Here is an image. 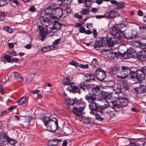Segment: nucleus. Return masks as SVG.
<instances>
[{"label":"nucleus","instance_id":"nucleus-1","mask_svg":"<svg viewBox=\"0 0 146 146\" xmlns=\"http://www.w3.org/2000/svg\"><path fill=\"white\" fill-rule=\"evenodd\" d=\"M42 119L47 130L54 132L59 127L58 125V120L56 117L50 119L49 117L45 116Z\"/></svg>","mask_w":146,"mask_h":146},{"label":"nucleus","instance_id":"nucleus-2","mask_svg":"<svg viewBox=\"0 0 146 146\" xmlns=\"http://www.w3.org/2000/svg\"><path fill=\"white\" fill-rule=\"evenodd\" d=\"M104 104V105H101L99 106L94 101L90 102L89 105V108L91 110L103 113L105 112L104 109L108 107L109 104L107 101L105 100H103Z\"/></svg>","mask_w":146,"mask_h":146},{"label":"nucleus","instance_id":"nucleus-3","mask_svg":"<svg viewBox=\"0 0 146 146\" xmlns=\"http://www.w3.org/2000/svg\"><path fill=\"white\" fill-rule=\"evenodd\" d=\"M126 24L125 23L115 24L112 28L111 34L116 37L117 34L119 35L125 31L126 28Z\"/></svg>","mask_w":146,"mask_h":146},{"label":"nucleus","instance_id":"nucleus-4","mask_svg":"<svg viewBox=\"0 0 146 146\" xmlns=\"http://www.w3.org/2000/svg\"><path fill=\"white\" fill-rule=\"evenodd\" d=\"M130 69L129 67L124 66H121L117 78L122 80L126 78L130 72Z\"/></svg>","mask_w":146,"mask_h":146},{"label":"nucleus","instance_id":"nucleus-5","mask_svg":"<svg viewBox=\"0 0 146 146\" xmlns=\"http://www.w3.org/2000/svg\"><path fill=\"white\" fill-rule=\"evenodd\" d=\"M96 75L98 80L102 81L106 77L105 71L100 67H98L96 71Z\"/></svg>","mask_w":146,"mask_h":146},{"label":"nucleus","instance_id":"nucleus-6","mask_svg":"<svg viewBox=\"0 0 146 146\" xmlns=\"http://www.w3.org/2000/svg\"><path fill=\"white\" fill-rule=\"evenodd\" d=\"M116 38L119 39H121L123 38H125L127 39H131L134 38V37L132 36V34L130 31H126L125 33L124 32L120 33V34H117Z\"/></svg>","mask_w":146,"mask_h":146},{"label":"nucleus","instance_id":"nucleus-7","mask_svg":"<svg viewBox=\"0 0 146 146\" xmlns=\"http://www.w3.org/2000/svg\"><path fill=\"white\" fill-rule=\"evenodd\" d=\"M102 95L105 100L108 98V95L110 96H113L114 98L118 99L122 96L121 95H120V94H119L115 90H114L113 92L110 93L102 91Z\"/></svg>","mask_w":146,"mask_h":146},{"label":"nucleus","instance_id":"nucleus-8","mask_svg":"<svg viewBox=\"0 0 146 146\" xmlns=\"http://www.w3.org/2000/svg\"><path fill=\"white\" fill-rule=\"evenodd\" d=\"M2 136L3 138L0 141V143L3 144L5 142H7L8 143L12 145L15 144V141L12 139L7 136L6 133H2Z\"/></svg>","mask_w":146,"mask_h":146},{"label":"nucleus","instance_id":"nucleus-9","mask_svg":"<svg viewBox=\"0 0 146 146\" xmlns=\"http://www.w3.org/2000/svg\"><path fill=\"white\" fill-rule=\"evenodd\" d=\"M104 40L105 46H108L112 47L117 43V40L115 38L107 36L104 37Z\"/></svg>","mask_w":146,"mask_h":146},{"label":"nucleus","instance_id":"nucleus-10","mask_svg":"<svg viewBox=\"0 0 146 146\" xmlns=\"http://www.w3.org/2000/svg\"><path fill=\"white\" fill-rule=\"evenodd\" d=\"M62 9L60 7H57L54 9L53 8V11H52V15H54L55 17L57 19H58L61 18L63 15V11Z\"/></svg>","mask_w":146,"mask_h":146},{"label":"nucleus","instance_id":"nucleus-11","mask_svg":"<svg viewBox=\"0 0 146 146\" xmlns=\"http://www.w3.org/2000/svg\"><path fill=\"white\" fill-rule=\"evenodd\" d=\"M135 92L137 94H141L146 93V86L143 85L133 88Z\"/></svg>","mask_w":146,"mask_h":146},{"label":"nucleus","instance_id":"nucleus-12","mask_svg":"<svg viewBox=\"0 0 146 146\" xmlns=\"http://www.w3.org/2000/svg\"><path fill=\"white\" fill-rule=\"evenodd\" d=\"M37 28V30H38L39 32V34L41 36L40 40L42 41L43 40L42 38H45L47 34V32L45 31V29L42 26L38 25Z\"/></svg>","mask_w":146,"mask_h":146},{"label":"nucleus","instance_id":"nucleus-13","mask_svg":"<svg viewBox=\"0 0 146 146\" xmlns=\"http://www.w3.org/2000/svg\"><path fill=\"white\" fill-rule=\"evenodd\" d=\"M104 37L100 38L99 40H96L95 43L94 47L96 48L100 47L105 46Z\"/></svg>","mask_w":146,"mask_h":146},{"label":"nucleus","instance_id":"nucleus-14","mask_svg":"<svg viewBox=\"0 0 146 146\" xmlns=\"http://www.w3.org/2000/svg\"><path fill=\"white\" fill-rule=\"evenodd\" d=\"M138 60L142 61L146 60V51L144 50L139 52L137 55Z\"/></svg>","mask_w":146,"mask_h":146},{"label":"nucleus","instance_id":"nucleus-15","mask_svg":"<svg viewBox=\"0 0 146 146\" xmlns=\"http://www.w3.org/2000/svg\"><path fill=\"white\" fill-rule=\"evenodd\" d=\"M117 14V12L111 10L106 13L105 16L107 19H111L116 17Z\"/></svg>","mask_w":146,"mask_h":146},{"label":"nucleus","instance_id":"nucleus-16","mask_svg":"<svg viewBox=\"0 0 146 146\" xmlns=\"http://www.w3.org/2000/svg\"><path fill=\"white\" fill-rule=\"evenodd\" d=\"M53 27H52L51 28L49 27L50 29V31H53L54 30L59 31L61 29L62 26L66 25H65L60 24L58 21V20L54 23H53Z\"/></svg>","mask_w":146,"mask_h":146},{"label":"nucleus","instance_id":"nucleus-17","mask_svg":"<svg viewBox=\"0 0 146 146\" xmlns=\"http://www.w3.org/2000/svg\"><path fill=\"white\" fill-rule=\"evenodd\" d=\"M85 98L88 102L95 101L96 100V96L92 92L89 93L88 94L86 95L85 96Z\"/></svg>","mask_w":146,"mask_h":146},{"label":"nucleus","instance_id":"nucleus-18","mask_svg":"<svg viewBox=\"0 0 146 146\" xmlns=\"http://www.w3.org/2000/svg\"><path fill=\"white\" fill-rule=\"evenodd\" d=\"M145 75L143 74L140 70H138L136 78L137 79L138 82L140 83L141 81L145 79Z\"/></svg>","mask_w":146,"mask_h":146},{"label":"nucleus","instance_id":"nucleus-19","mask_svg":"<svg viewBox=\"0 0 146 146\" xmlns=\"http://www.w3.org/2000/svg\"><path fill=\"white\" fill-rule=\"evenodd\" d=\"M91 91L92 92L95 96L99 95L102 92L101 89L100 87L97 85H96L94 86H93Z\"/></svg>","mask_w":146,"mask_h":146},{"label":"nucleus","instance_id":"nucleus-20","mask_svg":"<svg viewBox=\"0 0 146 146\" xmlns=\"http://www.w3.org/2000/svg\"><path fill=\"white\" fill-rule=\"evenodd\" d=\"M119 54L121 57L125 59H129L133 57V55L131 50H128L127 52H124L123 54L119 52Z\"/></svg>","mask_w":146,"mask_h":146},{"label":"nucleus","instance_id":"nucleus-21","mask_svg":"<svg viewBox=\"0 0 146 146\" xmlns=\"http://www.w3.org/2000/svg\"><path fill=\"white\" fill-rule=\"evenodd\" d=\"M120 70V68L118 66H115L111 68L109 70V72L111 75L117 74V77L118 75V73Z\"/></svg>","mask_w":146,"mask_h":146},{"label":"nucleus","instance_id":"nucleus-22","mask_svg":"<svg viewBox=\"0 0 146 146\" xmlns=\"http://www.w3.org/2000/svg\"><path fill=\"white\" fill-rule=\"evenodd\" d=\"M85 76L87 78L86 81L88 82L95 80V75L93 73H89L85 74Z\"/></svg>","mask_w":146,"mask_h":146},{"label":"nucleus","instance_id":"nucleus-23","mask_svg":"<svg viewBox=\"0 0 146 146\" xmlns=\"http://www.w3.org/2000/svg\"><path fill=\"white\" fill-rule=\"evenodd\" d=\"M118 100L122 106L125 107L128 105V100L127 98L123 97L122 96L118 99Z\"/></svg>","mask_w":146,"mask_h":146},{"label":"nucleus","instance_id":"nucleus-24","mask_svg":"<svg viewBox=\"0 0 146 146\" xmlns=\"http://www.w3.org/2000/svg\"><path fill=\"white\" fill-rule=\"evenodd\" d=\"M127 76V77L131 79L136 78L137 70L136 71H134L131 68Z\"/></svg>","mask_w":146,"mask_h":146},{"label":"nucleus","instance_id":"nucleus-25","mask_svg":"<svg viewBox=\"0 0 146 146\" xmlns=\"http://www.w3.org/2000/svg\"><path fill=\"white\" fill-rule=\"evenodd\" d=\"M76 104L79 105L80 111L84 110L86 106V103L82 101L81 99L77 100Z\"/></svg>","mask_w":146,"mask_h":146},{"label":"nucleus","instance_id":"nucleus-26","mask_svg":"<svg viewBox=\"0 0 146 146\" xmlns=\"http://www.w3.org/2000/svg\"><path fill=\"white\" fill-rule=\"evenodd\" d=\"M72 111L73 113L78 117L80 118L82 117V115L81 113L82 111H80V108L79 107H74L72 108Z\"/></svg>","mask_w":146,"mask_h":146},{"label":"nucleus","instance_id":"nucleus-27","mask_svg":"<svg viewBox=\"0 0 146 146\" xmlns=\"http://www.w3.org/2000/svg\"><path fill=\"white\" fill-rule=\"evenodd\" d=\"M108 53L109 54V57L114 59L117 58L119 56V55L117 52H112L110 49V52Z\"/></svg>","mask_w":146,"mask_h":146},{"label":"nucleus","instance_id":"nucleus-28","mask_svg":"<svg viewBox=\"0 0 146 146\" xmlns=\"http://www.w3.org/2000/svg\"><path fill=\"white\" fill-rule=\"evenodd\" d=\"M61 141V140L60 139H55L50 140L49 142V144L50 146H56L58 145V142Z\"/></svg>","mask_w":146,"mask_h":146},{"label":"nucleus","instance_id":"nucleus-29","mask_svg":"<svg viewBox=\"0 0 146 146\" xmlns=\"http://www.w3.org/2000/svg\"><path fill=\"white\" fill-rule=\"evenodd\" d=\"M111 103L112 104V108L114 109L115 111H117L116 110V109H119L121 110V106L119 104H117V102L116 101H111Z\"/></svg>","mask_w":146,"mask_h":146},{"label":"nucleus","instance_id":"nucleus-30","mask_svg":"<svg viewBox=\"0 0 146 146\" xmlns=\"http://www.w3.org/2000/svg\"><path fill=\"white\" fill-rule=\"evenodd\" d=\"M66 101L68 104L71 106L73 105L76 103V104L77 100L75 98L71 99L68 97L66 99Z\"/></svg>","mask_w":146,"mask_h":146},{"label":"nucleus","instance_id":"nucleus-31","mask_svg":"<svg viewBox=\"0 0 146 146\" xmlns=\"http://www.w3.org/2000/svg\"><path fill=\"white\" fill-rule=\"evenodd\" d=\"M55 18H56L55 16L52 15L47 17V23H49L51 24H53V23H54L57 21V20H55Z\"/></svg>","mask_w":146,"mask_h":146},{"label":"nucleus","instance_id":"nucleus-32","mask_svg":"<svg viewBox=\"0 0 146 146\" xmlns=\"http://www.w3.org/2000/svg\"><path fill=\"white\" fill-rule=\"evenodd\" d=\"M39 21L40 23L42 25H45L46 30L48 31V25L45 24L46 23H47V18L45 19L43 17H41L40 18Z\"/></svg>","mask_w":146,"mask_h":146},{"label":"nucleus","instance_id":"nucleus-33","mask_svg":"<svg viewBox=\"0 0 146 146\" xmlns=\"http://www.w3.org/2000/svg\"><path fill=\"white\" fill-rule=\"evenodd\" d=\"M53 11V8H51V7L49 6L44 11L45 15H53L52 11Z\"/></svg>","mask_w":146,"mask_h":146},{"label":"nucleus","instance_id":"nucleus-34","mask_svg":"<svg viewBox=\"0 0 146 146\" xmlns=\"http://www.w3.org/2000/svg\"><path fill=\"white\" fill-rule=\"evenodd\" d=\"M125 7V3L124 2L121 1L117 3L116 9H120L123 8Z\"/></svg>","mask_w":146,"mask_h":146},{"label":"nucleus","instance_id":"nucleus-35","mask_svg":"<svg viewBox=\"0 0 146 146\" xmlns=\"http://www.w3.org/2000/svg\"><path fill=\"white\" fill-rule=\"evenodd\" d=\"M14 76L16 80L17 81L21 82V81H23L21 76L18 72H15L14 73Z\"/></svg>","mask_w":146,"mask_h":146},{"label":"nucleus","instance_id":"nucleus-36","mask_svg":"<svg viewBox=\"0 0 146 146\" xmlns=\"http://www.w3.org/2000/svg\"><path fill=\"white\" fill-rule=\"evenodd\" d=\"M70 91L72 92L73 93H77L79 94L81 93L80 91L79 88L77 86L74 87V89H71L70 90Z\"/></svg>","mask_w":146,"mask_h":146},{"label":"nucleus","instance_id":"nucleus-37","mask_svg":"<svg viewBox=\"0 0 146 146\" xmlns=\"http://www.w3.org/2000/svg\"><path fill=\"white\" fill-rule=\"evenodd\" d=\"M57 5L59 6H61L63 7L65 5H66L69 3L68 2L66 3L64 2L62 0H56Z\"/></svg>","mask_w":146,"mask_h":146},{"label":"nucleus","instance_id":"nucleus-38","mask_svg":"<svg viewBox=\"0 0 146 146\" xmlns=\"http://www.w3.org/2000/svg\"><path fill=\"white\" fill-rule=\"evenodd\" d=\"M79 87L80 89L84 91H86V83L83 82L79 84Z\"/></svg>","mask_w":146,"mask_h":146},{"label":"nucleus","instance_id":"nucleus-39","mask_svg":"<svg viewBox=\"0 0 146 146\" xmlns=\"http://www.w3.org/2000/svg\"><path fill=\"white\" fill-rule=\"evenodd\" d=\"M26 101V98L23 97L19 100L17 102V103L19 105H21L24 104L25 103Z\"/></svg>","mask_w":146,"mask_h":146},{"label":"nucleus","instance_id":"nucleus-40","mask_svg":"<svg viewBox=\"0 0 146 146\" xmlns=\"http://www.w3.org/2000/svg\"><path fill=\"white\" fill-rule=\"evenodd\" d=\"M63 84L64 85H69L70 84L69 76H67L66 77Z\"/></svg>","mask_w":146,"mask_h":146},{"label":"nucleus","instance_id":"nucleus-41","mask_svg":"<svg viewBox=\"0 0 146 146\" xmlns=\"http://www.w3.org/2000/svg\"><path fill=\"white\" fill-rule=\"evenodd\" d=\"M98 64L97 60L96 58H94L93 59L90 65L93 67H95L96 65Z\"/></svg>","mask_w":146,"mask_h":146},{"label":"nucleus","instance_id":"nucleus-42","mask_svg":"<svg viewBox=\"0 0 146 146\" xmlns=\"http://www.w3.org/2000/svg\"><path fill=\"white\" fill-rule=\"evenodd\" d=\"M85 7H89L91 5V0H85Z\"/></svg>","mask_w":146,"mask_h":146},{"label":"nucleus","instance_id":"nucleus-43","mask_svg":"<svg viewBox=\"0 0 146 146\" xmlns=\"http://www.w3.org/2000/svg\"><path fill=\"white\" fill-rule=\"evenodd\" d=\"M90 9H82L81 11V13L82 15H85L88 14L89 13Z\"/></svg>","mask_w":146,"mask_h":146},{"label":"nucleus","instance_id":"nucleus-44","mask_svg":"<svg viewBox=\"0 0 146 146\" xmlns=\"http://www.w3.org/2000/svg\"><path fill=\"white\" fill-rule=\"evenodd\" d=\"M7 0H0V7L4 6L8 3Z\"/></svg>","mask_w":146,"mask_h":146},{"label":"nucleus","instance_id":"nucleus-45","mask_svg":"<svg viewBox=\"0 0 146 146\" xmlns=\"http://www.w3.org/2000/svg\"><path fill=\"white\" fill-rule=\"evenodd\" d=\"M110 52V49H105L102 51V53L104 55L108 54V56L109 57V54L108 53Z\"/></svg>","mask_w":146,"mask_h":146},{"label":"nucleus","instance_id":"nucleus-46","mask_svg":"<svg viewBox=\"0 0 146 146\" xmlns=\"http://www.w3.org/2000/svg\"><path fill=\"white\" fill-rule=\"evenodd\" d=\"M4 29L9 33H11L13 32V30L10 27H5Z\"/></svg>","mask_w":146,"mask_h":146},{"label":"nucleus","instance_id":"nucleus-47","mask_svg":"<svg viewBox=\"0 0 146 146\" xmlns=\"http://www.w3.org/2000/svg\"><path fill=\"white\" fill-rule=\"evenodd\" d=\"M49 49V46H48L44 47L41 49V51L44 52H47L50 51Z\"/></svg>","mask_w":146,"mask_h":146},{"label":"nucleus","instance_id":"nucleus-48","mask_svg":"<svg viewBox=\"0 0 146 146\" xmlns=\"http://www.w3.org/2000/svg\"><path fill=\"white\" fill-rule=\"evenodd\" d=\"M87 120L85 121V123L88 124H92L93 123V121L92 119L91 118L89 117V119H88Z\"/></svg>","mask_w":146,"mask_h":146},{"label":"nucleus","instance_id":"nucleus-49","mask_svg":"<svg viewBox=\"0 0 146 146\" xmlns=\"http://www.w3.org/2000/svg\"><path fill=\"white\" fill-rule=\"evenodd\" d=\"M19 60V59L18 58H14L13 59H11L10 60H9V62L11 63H13L14 62L15 63L17 62Z\"/></svg>","mask_w":146,"mask_h":146},{"label":"nucleus","instance_id":"nucleus-50","mask_svg":"<svg viewBox=\"0 0 146 146\" xmlns=\"http://www.w3.org/2000/svg\"><path fill=\"white\" fill-rule=\"evenodd\" d=\"M64 6H65V7H66L65 9L63 8L64 9H63V10H64L63 11H66V13H70L71 12V8L69 7H66V5H65Z\"/></svg>","mask_w":146,"mask_h":146},{"label":"nucleus","instance_id":"nucleus-51","mask_svg":"<svg viewBox=\"0 0 146 146\" xmlns=\"http://www.w3.org/2000/svg\"><path fill=\"white\" fill-rule=\"evenodd\" d=\"M115 90L119 94H120V95H121V96L123 95V93L122 92V90L121 88L117 87Z\"/></svg>","mask_w":146,"mask_h":146},{"label":"nucleus","instance_id":"nucleus-52","mask_svg":"<svg viewBox=\"0 0 146 146\" xmlns=\"http://www.w3.org/2000/svg\"><path fill=\"white\" fill-rule=\"evenodd\" d=\"M33 75L32 74L29 75V77H28V78L26 80V81L27 82H29L31 81L33 79Z\"/></svg>","mask_w":146,"mask_h":146},{"label":"nucleus","instance_id":"nucleus-53","mask_svg":"<svg viewBox=\"0 0 146 146\" xmlns=\"http://www.w3.org/2000/svg\"><path fill=\"white\" fill-rule=\"evenodd\" d=\"M5 17V14L3 13L0 12V21L3 20Z\"/></svg>","mask_w":146,"mask_h":146},{"label":"nucleus","instance_id":"nucleus-54","mask_svg":"<svg viewBox=\"0 0 146 146\" xmlns=\"http://www.w3.org/2000/svg\"><path fill=\"white\" fill-rule=\"evenodd\" d=\"M69 64L74 65L76 67L77 66L78 64V63L75 61H72V62H70Z\"/></svg>","mask_w":146,"mask_h":146},{"label":"nucleus","instance_id":"nucleus-55","mask_svg":"<svg viewBox=\"0 0 146 146\" xmlns=\"http://www.w3.org/2000/svg\"><path fill=\"white\" fill-rule=\"evenodd\" d=\"M93 86L92 85L90 84H86V88L88 91L92 90Z\"/></svg>","mask_w":146,"mask_h":146},{"label":"nucleus","instance_id":"nucleus-56","mask_svg":"<svg viewBox=\"0 0 146 146\" xmlns=\"http://www.w3.org/2000/svg\"><path fill=\"white\" fill-rule=\"evenodd\" d=\"M79 67L83 68H88L89 65L88 64L83 65L82 64H80L79 65Z\"/></svg>","mask_w":146,"mask_h":146},{"label":"nucleus","instance_id":"nucleus-57","mask_svg":"<svg viewBox=\"0 0 146 146\" xmlns=\"http://www.w3.org/2000/svg\"><path fill=\"white\" fill-rule=\"evenodd\" d=\"M4 58L5 60H7V61L9 62V60L11 59V56L9 55L5 54L4 56Z\"/></svg>","mask_w":146,"mask_h":146},{"label":"nucleus","instance_id":"nucleus-58","mask_svg":"<svg viewBox=\"0 0 146 146\" xmlns=\"http://www.w3.org/2000/svg\"><path fill=\"white\" fill-rule=\"evenodd\" d=\"M122 85L123 87L125 89L128 90L129 89V86H128L127 83L123 82Z\"/></svg>","mask_w":146,"mask_h":146},{"label":"nucleus","instance_id":"nucleus-59","mask_svg":"<svg viewBox=\"0 0 146 146\" xmlns=\"http://www.w3.org/2000/svg\"><path fill=\"white\" fill-rule=\"evenodd\" d=\"M11 1L15 4L17 7H19L20 5L17 0H11Z\"/></svg>","mask_w":146,"mask_h":146},{"label":"nucleus","instance_id":"nucleus-60","mask_svg":"<svg viewBox=\"0 0 146 146\" xmlns=\"http://www.w3.org/2000/svg\"><path fill=\"white\" fill-rule=\"evenodd\" d=\"M60 38L56 40L53 42V45H55L58 44L60 41Z\"/></svg>","mask_w":146,"mask_h":146},{"label":"nucleus","instance_id":"nucleus-61","mask_svg":"<svg viewBox=\"0 0 146 146\" xmlns=\"http://www.w3.org/2000/svg\"><path fill=\"white\" fill-rule=\"evenodd\" d=\"M141 70L143 74L146 76V66L143 67Z\"/></svg>","mask_w":146,"mask_h":146},{"label":"nucleus","instance_id":"nucleus-62","mask_svg":"<svg viewBox=\"0 0 146 146\" xmlns=\"http://www.w3.org/2000/svg\"><path fill=\"white\" fill-rule=\"evenodd\" d=\"M95 118L96 120H98L100 119V121H102V120L104 119L102 117H101L98 114L95 115Z\"/></svg>","mask_w":146,"mask_h":146},{"label":"nucleus","instance_id":"nucleus-63","mask_svg":"<svg viewBox=\"0 0 146 146\" xmlns=\"http://www.w3.org/2000/svg\"><path fill=\"white\" fill-rule=\"evenodd\" d=\"M85 31V28L83 27H80L79 29V32L81 33H84Z\"/></svg>","mask_w":146,"mask_h":146},{"label":"nucleus","instance_id":"nucleus-64","mask_svg":"<svg viewBox=\"0 0 146 146\" xmlns=\"http://www.w3.org/2000/svg\"><path fill=\"white\" fill-rule=\"evenodd\" d=\"M36 10L34 6H32L30 7V9H29V11L32 12H34Z\"/></svg>","mask_w":146,"mask_h":146}]
</instances>
